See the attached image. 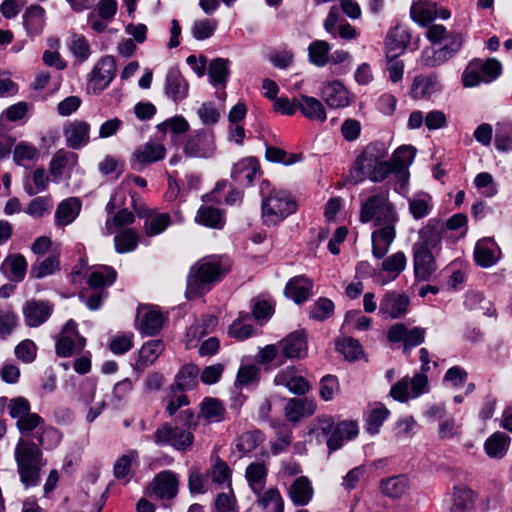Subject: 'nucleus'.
<instances>
[{
	"label": "nucleus",
	"mask_w": 512,
	"mask_h": 512,
	"mask_svg": "<svg viewBox=\"0 0 512 512\" xmlns=\"http://www.w3.org/2000/svg\"><path fill=\"white\" fill-rule=\"evenodd\" d=\"M166 155L165 146L154 140L139 145L131 156V167L136 171H141L150 164L164 159Z\"/></svg>",
	"instance_id": "nucleus-15"
},
{
	"label": "nucleus",
	"mask_w": 512,
	"mask_h": 512,
	"mask_svg": "<svg viewBox=\"0 0 512 512\" xmlns=\"http://www.w3.org/2000/svg\"><path fill=\"white\" fill-rule=\"evenodd\" d=\"M501 250L495 240L485 237L477 241L474 248L475 263L482 268H490L498 263Z\"/></svg>",
	"instance_id": "nucleus-26"
},
{
	"label": "nucleus",
	"mask_w": 512,
	"mask_h": 512,
	"mask_svg": "<svg viewBox=\"0 0 512 512\" xmlns=\"http://www.w3.org/2000/svg\"><path fill=\"white\" fill-rule=\"evenodd\" d=\"M388 148L381 141H374L366 145L356 156L349 170V182L363 183L370 180L381 183L391 175V165L387 160Z\"/></svg>",
	"instance_id": "nucleus-2"
},
{
	"label": "nucleus",
	"mask_w": 512,
	"mask_h": 512,
	"mask_svg": "<svg viewBox=\"0 0 512 512\" xmlns=\"http://www.w3.org/2000/svg\"><path fill=\"white\" fill-rule=\"evenodd\" d=\"M164 320V315L157 307L146 306L138 311V329L144 335L153 336L159 333Z\"/></svg>",
	"instance_id": "nucleus-29"
},
{
	"label": "nucleus",
	"mask_w": 512,
	"mask_h": 512,
	"mask_svg": "<svg viewBox=\"0 0 512 512\" xmlns=\"http://www.w3.org/2000/svg\"><path fill=\"white\" fill-rule=\"evenodd\" d=\"M313 281L304 275L291 278L284 289L285 295L296 304L306 302L312 295Z\"/></svg>",
	"instance_id": "nucleus-36"
},
{
	"label": "nucleus",
	"mask_w": 512,
	"mask_h": 512,
	"mask_svg": "<svg viewBox=\"0 0 512 512\" xmlns=\"http://www.w3.org/2000/svg\"><path fill=\"white\" fill-rule=\"evenodd\" d=\"M321 97L332 109L345 108L350 105V93L338 80L323 83Z\"/></svg>",
	"instance_id": "nucleus-25"
},
{
	"label": "nucleus",
	"mask_w": 512,
	"mask_h": 512,
	"mask_svg": "<svg viewBox=\"0 0 512 512\" xmlns=\"http://www.w3.org/2000/svg\"><path fill=\"white\" fill-rule=\"evenodd\" d=\"M511 438L504 432L497 431L489 436L484 443V450L491 458H503L509 448Z\"/></svg>",
	"instance_id": "nucleus-48"
},
{
	"label": "nucleus",
	"mask_w": 512,
	"mask_h": 512,
	"mask_svg": "<svg viewBox=\"0 0 512 512\" xmlns=\"http://www.w3.org/2000/svg\"><path fill=\"white\" fill-rule=\"evenodd\" d=\"M410 300L403 293L388 291L384 294L379 304V314L383 317L397 319L407 313Z\"/></svg>",
	"instance_id": "nucleus-22"
},
{
	"label": "nucleus",
	"mask_w": 512,
	"mask_h": 512,
	"mask_svg": "<svg viewBox=\"0 0 512 512\" xmlns=\"http://www.w3.org/2000/svg\"><path fill=\"white\" fill-rule=\"evenodd\" d=\"M419 38L412 43V35L408 28L405 26H396L388 33L386 39V53L402 54L405 49L411 48L415 50L418 48Z\"/></svg>",
	"instance_id": "nucleus-28"
},
{
	"label": "nucleus",
	"mask_w": 512,
	"mask_h": 512,
	"mask_svg": "<svg viewBox=\"0 0 512 512\" xmlns=\"http://www.w3.org/2000/svg\"><path fill=\"white\" fill-rule=\"evenodd\" d=\"M463 37L460 33L451 32L438 49L428 48L422 52V63L428 67L440 66L451 59L462 47Z\"/></svg>",
	"instance_id": "nucleus-12"
},
{
	"label": "nucleus",
	"mask_w": 512,
	"mask_h": 512,
	"mask_svg": "<svg viewBox=\"0 0 512 512\" xmlns=\"http://www.w3.org/2000/svg\"><path fill=\"white\" fill-rule=\"evenodd\" d=\"M431 362L421 363L423 373H417L412 378L406 376L394 384L390 395L397 401L406 402L410 398H417L429 391L428 378L424 373L430 371Z\"/></svg>",
	"instance_id": "nucleus-7"
},
{
	"label": "nucleus",
	"mask_w": 512,
	"mask_h": 512,
	"mask_svg": "<svg viewBox=\"0 0 512 512\" xmlns=\"http://www.w3.org/2000/svg\"><path fill=\"white\" fill-rule=\"evenodd\" d=\"M444 232V222L438 218H431L419 230V240L413 245H420L426 249L435 250L440 246Z\"/></svg>",
	"instance_id": "nucleus-27"
},
{
	"label": "nucleus",
	"mask_w": 512,
	"mask_h": 512,
	"mask_svg": "<svg viewBox=\"0 0 512 512\" xmlns=\"http://www.w3.org/2000/svg\"><path fill=\"white\" fill-rule=\"evenodd\" d=\"M60 269V261L57 256L51 255L46 259L32 265L30 275L33 278L41 279L54 274Z\"/></svg>",
	"instance_id": "nucleus-63"
},
{
	"label": "nucleus",
	"mask_w": 512,
	"mask_h": 512,
	"mask_svg": "<svg viewBox=\"0 0 512 512\" xmlns=\"http://www.w3.org/2000/svg\"><path fill=\"white\" fill-rule=\"evenodd\" d=\"M380 489L390 498H399L409 489V481L405 475L392 476L381 480Z\"/></svg>",
	"instance_id": "nucleus-51"
},
{
	"label": "nucleus",
	"mask_w": 512,
	"mask_h": 512,
	"mask_svg": "<svg viewBox=\"0 0 512 512\" xmlns=\"http://www.w3.org/2000/svg\"><path fill=\"white\" fill-rule=\"evenodd\" d=\"M14 454L22 484L25 488L37 486L40 483V470L44 465L38 445L20 438Z\"/></svg>",
	"instance_id": "nucleus-5"
},
{
	"label": "nucleus",
	"mask_w": 512,
	"mask_h": 512,
	"mask_svg": "<svg viewBox=\"0 0 512 512\" xmlns=\"http://www.w3.org/2000/svg\"><path fill=\"white\" fill-rule=\"evenodd\" d=\"M152 439L157 446H171L177 451L185 452L192 447L194 435L188 429L164 422L158 426Z\"/></svg>",
	"instance_id": "nucleus-8"
},
{
	"label": "nucleus",
	"mask_w": 512,
	"mask_h": 512,
	"mask_svg": "<svg viewBox=\"0 0 512 512\" xmlns=\"http://www.w3.org/2000/svg\"><path fill=\"white\" fill-rule=\"evenodd\" d=\"M116 76V61L113 56L101 58L93 67L87 82V92L99 95Z\"/></svg>",
	"instance_id": "nucleus-11"
},
{
	"label": "nucleus",
	"mask_w": 512,
	"mask_h": 512,
	"mask_svg": "<svg viewBox=\"0 0 512 512\" xmlns=\"http://www.w3.org/2000/svg\"><path fill=\"white\" fill-rule=\"evenodd\" d=\"M199 368L193 363L182 366L175 376L174 384L170 387L172 392H185L194 389L198 385Z\"/></svg>",
	"instance_id": "nucleus-39"
},
{
	"label": "nucleus",
	"mask_w": 512,
	"mask_h": 512,
	"mask_svg": "<svg viewBox=\"0 0 512 512\" xmlns=\"http://www.w3.org/2000/svg\"><path fill=\"white\" fill-rule=\"evenodd\" d=\"M213 483L232 487V470L229 465L219 456L212 459L211 467L208 474Z\"/></svg>",
	"instance_id": "nucleus-54"
},
{
	"label": "nucleus",
	"mask_w": 512,
	"mask_h": 512,
	"mask_svg": "<svg viewBox=\"0 0 512 512\" xmlns=\"http://www.w3.org/2000/svg\"><path fill=\"white\" fill-rule=\"evenodd\" d=\"M501 72L502 65L498 60L494 58L486 60L475 58L469 62L463 72V85L465 87H475L481 83H491L501 75Z\"/></svg>",
	"instance_id": "nucleus-6"
},
{
	"label": "nucleus",
	"mask_w": 512,
	"mask_h": 512,
	"mask_svg": "<svg viewBox=\"0 0 512 512\" xmlns=\"http://www.w3.org/2000/svg\"><path fill=\"white\" fill-rule=\"evenodd\" d=\"M179 489V477L171 470H164L157 473L153 480L146 487V495L160 501H171Z\"/></svg>",
	"instance_id": "nucleus-10"
},
{
	"label": "nucleus",
	"mask_w": 512,
	"mask_h": 512,
	"mask_svg": "<svg viewBox=\"0 0 512 512\" xmlns=\"http://www.w3.org/2000/svg\"><path fill=\"white\" fill-rule=\"evenodd\" d=\"M253 318L263 325L274 314V302L270 297L258 296L251 300Z\"/></svg>",
	"instance_id": "nucleus-52"
},
{
	"label": "nucleus",
	"mask_w": 512,
	"mask_h": 512,
	"mask_svg": "<svg viewBox=\"0 0 512 512\" xmlns=\"http://www.w3.org/2000/svg\"><path fill=\"white\" fill-rule=\"evenodd\" d=\"M380 273L375 274V283L384 286L394 281L405 269L407 258L402 251H398L388 257L381 258Z\"/></svg>",
	"instance_id": "nucleus-16"
},
{
	"label": "nucleus",
	"mask_w": 512,
	"mask_h": 512,
	"mask_svg": "<svg viewBox=\"0 0 512 512\" xmlns=\"http://www.w3.org/2000/svg\"><path fill=\"white\" fill-rule=\"evenodd\" d=\"M441 89V85L436 76L418 75L413 79L410 96L413 99H423L430 97Z\"/></svg>",
	"instance_id": "nucleus-42"
},
{
	"label": "nucleus",
	"mask_w": 512,
	"mask_h": 512,
	"mask_svg": "<svg viewBox=\"0 0 512 512\" xmlns=\"http://www.w3.org/2000/svg\"><path fill=\"white\" fill-rule=\"evenodd\" d=\"M265 441V435L258 429L245 431L235 439V449L241 457L249 455Z\"/></svg>",
	"instance_id": "nucleus-43"
},
{
	"label": "nucleus",
	"mask_w": 512,
	"mask_h": 512,
	"mask_svg": "<svg viewBox=\"0 0 512 512\" xmlns=\"http://www.w3.org/2000/svg\"><path fill=\"white\" fill-rule=\"evenodd\" d=\"M287 495L296 507L307 506L314 497V488L307 476H299L291 483Z\"/></svg>",
	"instance_id": "nucleus-30"
},
{
	"label": "nucleus",
	"mask_w": 512,
	"mask_h": 512,
	"mask_svg": "<svg viewBox=\"0 0 512 512\" xmlns=\"http://www.w3.org/2000/svg\"><path fill=\"white\" fill-rule=\"evenodd\" d=\"M213 512H238V504L232 487L228 488V492H221L216 495Z\"/></svg>",
	"instance_id": "nucleus-64"
},
{
	"label": "nucleus",
	"mask_w": 512,
	"mask_h": 512,
	"mask_svg": "<svg viewBox=\"0 0 512 512\" xmlns=\"http://www.w3.org/2000/svg\"><path fill=\"white\" fill-rule=\"evenodd\" d=\"M27 261L20 253L7 255L0 265V272L10 281L20 283L27 273Z\"/></svg>",
	"instance_id": "nucleus-31"
},
{
	"label": "nucleus",
	"mask_w": 512,
	"mask_h": 512,
	"mask_svg": "<svg viewBox=\"0 0 512 512\" xmlns=\"http://www.w3.org/2000/svg\"><path fill=\"white\" fill-rule=\"evenodd\" d=\"M228 266L216 255L204 257L191 266L187 277L186 297L199 298L207 294L227 273Z\"/></svg>",
	"instance_id": "nucleus-3"
},
{
	"label": "nucleus",
	"mask_w": 512,
	"mask_h": 512,
	"mask_svg": "<svg viewBox=\"0 0 512 512\" xmlns=\"http://www.w3.org/2000/svg\"><path fill=\"white\" fill-rule=\"evenodd\" d=\"M139 242V235L135 229L120 230L114 237V245L117 253L123 254L134 251Z\"/></svg>",
	"instance_id": "nucleus-55"
},
{
	"label": "nucleus",
	"mask_w": 512,
	"mask_h": 512,
	"mask_svg": "<svg viewBox=\"0 0 512 512\" xmlns=\"http://www.w3.org/2000/svg\"><path fill=\"white\" fill-rule=\"evenodd\" d=\"M259 190L262 198V220L265 226H276L296 212L297 203L287 190L272 187L268 180H262Z\"/></svg>",
	"instance_id": "nucleus-4"
},
{
	"label": "nucleus",
	"mask_w": 512,
	"mask_h": 512,
	"mask_svg": "<svg viewBox=\"0 0 512 512\" xmlns=\"http://www.w3.org/2000/svg\"><path fill=\"white\" fill-rule=\"evenodd\" d=\"M202 417L210 423H219L225 418V408L216 398H205L200 405Z\"/></svg>",
	"instance_id": "nucleus-57"
},
{
	"label": "nucleus",
	"mask_w": 512,
	"mask_h": 512,
	"mask_svg": "<svg viewBox=\"0 0 512 512\" xmlns=\"http://www.w3.org/2000/svg\"><path fill=\"white\" fill-rule=\"evenodd\" d=\"M90 129V124L85 120L69 121L63 128L66 145L73 150L85 147L90 142Z\"/></svg>",
	"instance_id": "nucleus-20"
},
{
	"label": "nucleus",
	"mask_w": 512,
	"mask_h": 512,
	"mask_svg": "<svg viewBox=\"0 0 512 512\" xmlns=\"http://www.w3.org/2000/svg\"><path fill=\"white\" fill-rule=\"evenodd\" d=\"M426 329L421 327H408L404 323H395L387 330V339L392 344L403 345L407 351L419 346L425 341Z\"/></svg>",
	"instance_id": "nucleus-14"
},
{
	"label": "nucleus",
	"mask_w": 512,
	"mask_h": 512,
	"mask_svg": "<svg viewBox=\"0 0 512 512\" xmlns=\"http://www.w3.org/2000/svg\"><path fill=\"white\" fill-rule=\"evenodd\" d=\"M316 403L308 398H291L285 405V416L289 422H298L314 414Z\"/></svg>",
	"instance_id": "nucleus-37"
},
{
	"label": "nucleus",
	"mask_w": 512,
	"mask_h": 512,
	"mask_svg": "<svg viewBox=\"0 0 512 512\" xmlns=\"http://www.w3.org/2000/svg\"><path fill=\"white\" fill-rule=\"evenodd\" d=\"M308 61L316 67H325L330 63L331 46L325 40H314L308 48Z\"/></svg>",
	"instance_id": "nucleus-49"
},
{
	"label": "nucleus",
	"mask_w": 512,
	"mask_h": 512,
	"mask_svg": "<svg viewBox=\"0 0 512 512\" xmlns=\"http://www.w3.org/2000/svg\"><path fill=\"white\" fill-rule=\"evenodd\" d=\"M138 460V452L136 450H130L128 453L119 457L113 468L114 476L119 481L128 483L131 479V468L134 462Z\"/></svg>",
	"instance_id": "nucleus-56"
},
{
	"label": "nucleus",
	"mask_w": 512,
	"mask_h": 512,
	"mask_svg": "<svg viewBox=\"0 0 512 512\" xmlns=\"http://www.w3.org/2000/svg\"><path fill=\"white\" fill-rule=\"evenodd\" d=\"M494 145L500 152L512 151V122L502 121L496 124Z\"/></svg>",
	"instance_id": "nucleus-59"
},
{
	"label": "nucleus",
	"mask_w": 512,
	"mask_h": 512,
	"mask_svg": "<svg viewBox=\"0 0 512 512\" xmlns=\"http://www.w3.org/2000/svg\"><path fill=\"white\" fill-rule=\"evenodd\" d=\"M163 350L164 344L161 340H151L146 342L139 350L138 359L134 364V369L144 371L147 367L154 364Z\"/></svg>",
	"instance_id": "nucleus-40"
},
{
	"label": "nucleus",
	"mask_w": 512,
	"mask_h": 512,
	"mask_svg": "<svg viewBox=\"0 0 512 512\" xmlns=\"http://www.w3.org/2000/svg\"><path fill=\"white\" fill-rule=\"evenodd\" d=\"M262 459H257L251 462L245 469V480L253 494L266 489L268 477V462L269 453L266 450L261 452Z\"/></svg>",
	"instance_id": "nucleus-17"
},
{
	"label": "nucleus",
	"mask_w": 512,
	"mask_h": 512,
	"mask_svg": "<svg viewBox=\"0 0 512 512\" xmlns=\"http://www.w3.org/2000/svg\"><path fill=\"white\" fill-rule=\"evenodd\" d=\"M86 346V339L83 336H71L60 334L55 343V352L59 357H70L81 352Z\"/></svg>",
	"instance_id": "nucleus-44"
},
{
	"label": "nucleus",
	"mask_w": 512,
	"mask_h": 512,
	"mask_svg": "<svg viewBox=\"0 0 512 512\" xmlns=\"http://www.w3.org/2000/svg\"><path fill=\"white\" fill-rule=\"evenodd\" d=\"M260 163L256 157L250 156L238 161L232 168L231 178L241 187H249L260 177Z\"/></svg>",
	"instance_id": "nucleus-19"
},
{
	"label": "nucleus",
	"mask_w": 512,
	"mask_h": 512,
	"mask_svg": "<svg viewBox=\"0 0 512 512\" xmlns=\"http://www.w3.org/2000/svg\"><path fill=\"white\" fill-rule=\"evenodd\" d=\"M138 216L144 219L145 234L150 237L163 233L172 223H182L184 221L180 210H175L171 216L169 213L144 208L138 211Z\"/></svg>",
	"instance_id": "nucleus-13"
},
{
	"label": "nucleus",
	"mask_w": 512,
	"mask_h": 512,
	"mask_svg": "<svg viewBox=\"0 0 512 512\" xmlns=\"http://www.w3.org/2000/svg\"><path fill=\"white\" fill-rule=\"evenodd\" d=\"M250 319V313L243 311L239 312L238 317L228 328L229 336L237 340H245L249 338L253 334V326L246 322Z\"/></svg>",
	"instance_id": "nucleus-58"
},
{
	"label": "nucleus",
	"mask_w": 512,
	"mask_h": 512,
	"mask_svg": "<svg viewBox=\"0 0 512 512\" xmlns=\"http://www.w3.org/2000/svg\"><path fill=\"white\" fill-rule=\"evenodd\" d=\"M184 154L190 158H211L216 153L215 136L210 129H200L190 133L183 147Z\"/></svg>",
	"instance_id": "nucleus-9"
},
{
	"label": "nucleus",
	"mask_w": 512,
	"mask_h": 512,
	"mask_svg": "<svg viewBox=\"0 0 512 512\" xmlns=\"http://www.w3.org/2000/svg\"><path fill=\"white\" fill-rule=\"evenodd\" d=\"M389 414L390 411L383 404L376 403L366 419L367 431L372 435L377 434Z\"/></svg>",
	"instance_id": "nucleus-62"
},
{
	"label": "nucleus",
	"mask_w": 512,
	"mask_h": 512,
	"mask_svg": "<svg viewBox=\"0 0 512 512\" xmlns=\"http://www.w3.org/2000/svg\"><path fill=\"white\" fill-rule=\"evenodd\" d=\"M189 84L184 78L179 68L171 67L165 77L164 93L167 98L178 103L187 98Z\"/></svg>",
	"instance_id": "nucleus-24"
},
{
	"label": "nucleus",
	"mask_w": 512,
	"mask_h": 512,
	"mask_svg": "<svg viewBox=\"0 0 512 512\" xmlns=\"http://www.w3.org/2000/svg\"><path fill=\"white\" fill-rule=\"evenodd\" d=\"M117 278V272L114 268L107 265L95 267L88 276L87 283L90 288L103 290L111 286Z\"/></svg>",
	"instance_id": "nucleus-47"
},
{
	"label": "nucleus",
	"mask_w": 512,
	"mask_h": 512,
	"mask_svg": "<svg viewBox=\"0 0 512 512\" xmlns=\"http://www.w3.org/2000/svg\"><path fill=\"white\" fill-rule=\"evenodd\" d=\"M432 251L420 245L412 246L414 274L418 281H428L437 270Z\"/></svg>",
	"instance_id": "nucleus-18"
},
{
	"label": "nucleus",
	"mask_w": 512,
	"mask_h": 512,
	"mask_svg": "<svg viewBox=\"0 0 512 512\" xmlns=\"http://www.w3.org/2000/svg\"><path fill=\"white\" fill-rule=\"evenodd\" d=\"M298 109L309 120L323 123L327 119L324 105L315 97L301 95L298 101Z\"/></svg>",
	"instance_id": "nucleus-45"
},
{
	"label": "nucleus",
	"mask_w": 512,
	"mask_h": 512,
	"mask_svg": "<svg viewBox=\"0 0 512 512\" xmlns=\"http://www.w3.org/2000/svg\"><path fill=\"white\" fill-rule=\"evenodd\" d=\"M25 324L28 327H39L52 315L53 305L49 301L29 300L22 309Z\"/></svg>",
	"instance_id": "nucleus-21"
},
{
	"label": "nucleus",
	"mask_w": 512,
	"mask_h": 512,
	"mask_svg": "<svg viewBox=\"0 0 512 512\" xmlns=\"http://www.w3.org/2000/svg\"><path fill=\"white\" fill-rule=\"evenodd\" d=\"M254 496L255 503L262 512H284L285 502L276 486L261 490Z\"/></svg>",
	"instance_id": "nucleus-35"
},
{
	"label": "nucleus",
	"mask_w": 512,
	"mask_h": 512,
	"mask_svg": "<svg viewBox=\"0 0 512 512\" xmlns=\"http://www.w3.org/2000/svg\"><path fill=\"white\" fill-rule=\"evenodd\" d=\"M82 207L77 197H70L59 203L55 211V222L58 226L71 224L79 215Z\"/></svg>",
	"instance_id": "nucleus-41"
},
{
	"label": "nucleus",
	"mask_w": 512,
	"mask_h": 512,
	"mask_svg": "<svg viewBox=\"0 0 512 512\" xmlns=\"http://www.w3.org/2000/svg\"><path fill=\"white\" fill-rule=\"evenodd\" d=\"M409 211L415 220L428 216L433 209L432 197L426 192H418L408 199Z\"/></svg>",
	"instance_id": "nucleus-50"
},
{
	"label": "nucleus",
	"mask_w": 512,
	"mask_h": 512,
	"mask_svg": "<svg viewBox=\"0 0 512 512\" xmlns=\"http://www.w3.org/2000/svg\"><path fill=\"white\" fill-rule=\"evenodd\" d=\"M39 158L38 149L30 143L19 142L13 150V159L17 165L26 166Z\"/></svg>",
	"instance_id": "nucleus-61"
},
{
	"label": "nucleus",
	"mask_w": 512,
	"mask_h": 512,
	"mask_svg": "<svg viewBox=\"0 0 512 512\" xmlns=\"http://www.w3.org/2000/svg\"><path fill=\"white\" fill-rule=\"evenodd\" d=\"M195 220L206 227L221 229L224 225L222 212L215 207L202 205L197 212Z\"/></svg>",
	"instance_id": "nucleus-53"
},
{
	"label": "nucleus",
	"mask_w": 512,
	"mask_h": 512,
	"mask_svg": "<svg viewBox=\"0 0 512 512\" xmlns=\"http://www.w3.org/2000/svg\"><path fill=\"white\" fill-rule=\"evenodd\" d=\"M231 62L227 58L212 59L207 66V74L209 83L216 90L226 89L230 77Z\"/></svg>",
	"instance_id": "nucleus-34"
},
{
	"label": "nucleus",
	"mask_w": 512,
	"mask_h": 512,
	"mask_svg": "<svg viewBox=\"0 0 512 512\" xmlns=\"http://www.w3.org/2000/svg\"><path fill=\"white\" fill-rule=\"evenodd\" d=\"M416 149L411 145H403L398 147L392 154L389 164L391 165L392 174H403L407 172V167L410 166L415 158Z\"/></svg>",
	"instance_id": "nucleus-46"
},
{
	"label": "nucleus",
	"mask_w": 512,
	"mask_h": 512,
	"mask_svg": "<svg viewBox=\"0 0 512 512\" xmlns=\"http://www.w3.org/2000/svg\"><path fill=\"white\" fill-rule=\"evenodd\" d=\"M46 11L40 5L29 6L23 14V25L28 36L34 38L43 32Z\"/></svg>",
	"instance_id": "nucleus-38"
},
{
	"label": "nucleus",
	"mask_w": 512,
	"mask_h": 512,
	"mask_svg": "<svg viewBox=\"0 0 512 512\" xmlns=\"http://www.w3.org/2000/svg\"><path fill=\"white\" fill-rule=\"evenodd\" d=\"M45 421L36 413H30L23 419L16 421V426L22 436L36 438Z\"/></svg>",
	"instance_id": "nucleus-60"
},
{
	"label": "nucleus",
	"mask_w": 512,
	"mask_h": 512,
	"mask_svg": "<svg viewBox=\"0 0 512 512\" xmlns=\"http://www.w3.org/2000/svg\"><path fill=\"white\" fill-rule=\"evenodd\" d=\"M359 220L363 224L373 223L371 234L372 255L380 260L387 255L396 238L399 215L389 199V190L375 189L362 199Z\"/></svg>",
	"instance_id": "nucleus-1"
},
{
	"label": "nucleus",
	"mask_w": 512,
	"mask_h": 512,
	"mask_svg": "<svg viewBox=\"0 0 512 512\" xmlns=\"http://www.w3.org/2000/svg\"><path fill=\"white\" fill-rule=\"evenodd\" d=\"M475 493L466 485L453 487L450 501L445 505L443 512H467L473 507Z\"/></svg>",
	"instance_id": "nucleus-33"
},
{
	"label": "nucleus",
	"mask_w": 512,
	"mask_h": 512,
	"mask_svg": "<svg viewBox=\"0 0 512 512\" xmlns=\"http://www.w3.org/2000/svg\"><path fill=\"white\" fill-rule=\"evenodd\" d=\"M281 355L284 358H301L307 354L306 333L303 330L294 331L279 342Z\"/></svg>",
	"instance_id": "nucleus-32"
},
{
	"label": "nucleus",
	"mask_w": 512,
	"mask_h": 512,
	"mask_svg": "<svg viewBox=\"0 0 512 512\" xmlns=\"http://www.w3.org/2000/svg\"><path fill=\"white\" fill-rule=\"evenodd\" d=\"M276 386H284L293 394H305L309 383L295 366H288L278 371L274 377Z\"/></svg>",
	"instance_id": "nucleus-23"
}]
</instances>
